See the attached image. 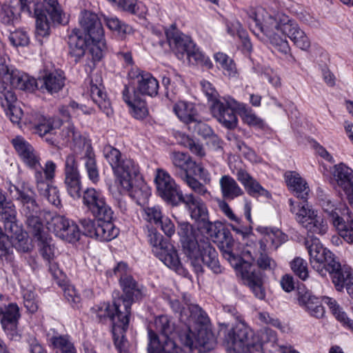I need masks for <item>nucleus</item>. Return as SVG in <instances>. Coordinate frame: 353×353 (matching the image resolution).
<instances>
[{"instance_id": "nucleus-1", "label": "nucleus", "mask_w": 353, "mask_h": 353, "mask_svg": "<svg viewBox=\"0 0 353 353\" xmlns=\"http://www.w3.org/2000/svg\"><path fill=\"white\" fill-rule=\"evenodd\" d=\"M253 18L255 28L252 32L262 40L268 41L275 50L283 54L289 51V37L300 49L306 50L310 47V40L299 25L286 14L277 12L274 14L266 13L263 15L262 22L254 13Z\"/></svg>"}, {"instance_id": "nucleus-2", "label": "nucleus", "mask_w": 353, "mask_h": 353, "mask_svg": "<svg viewBox=\"0 0 353 353\" xmlns=\"http://www.w3.org/2000/svg\"><path fill=\"white\" fill-rule=\"evenodd\" d=\"M305 245L313 269L322 276L330 274L336 290L341 291L345 286L347 293L353 298V275L351 268L345 265L341 267L334 254L324 248L320 240L312 235L308 234L305 238Z\"/></svg>"}, {"instance_id": "nucleus-3", "label": "nucleus", "mask_w": 353, "mask_h": 353, "mask_svg": "<svg viewBox=\"0 0 353 353\" xmlns=\"http://www.w3.org/2000/svg\"><path fill=\"white\" fill-rule=\"evenodd\" d=\"M178 234L181 237L183 253L196 274L203 272V265L214 274L222 272L223 268L218 259V253L210 240L196 237L193 227L187 222L179 223Z\"/></svg>"}, {"instance_id": "nucleus-4", "label": "nucleus", "mask_w": 353, "mask_h": 353, "mask_svg": "<svg viewBox=\"0 0 353 353\" xmlns=\"http://www.w3.org/2000/svg\"><path fill=\"white\" fill-rule=\"evenodd\" d=\"M117 301H114L112 305L103 303L95 305L91 309L93 318L100 323L110 320L112 324V335L114 345L119 353H130L128 342L125 337L130 321V312L123 310L121 306L117 307Z\"/></svg>"}, {"instance_id": "nucleus-5", "label": "nucleus", "mask_w": 353, "mask_h": 353, "mask_svg": "<svg viewBox=\"0 0 353 353\" xmlns=\"http://www.w3.org/2000/svg\"><path fill=\"white\" fill-rule=\"evenodd\" d=\"M154 327L157 332L160 333V336L148 328V353H185L174 341L175 336L179 338V334L184 330H178L174 323L165 315L155 319Z\"/></svg>"}, {"instance_id": "nucleus-6", "label": "nucleus", "mask_w": 353, "mask_h": 353, "mask_svg": "<svg viewBox=\"0 0 353 353\" xmlns=\"http://www.w3.org/2000/svg\"><path fill=\"white\" fill-rule=\"evenodd\" d=\"M268 335L273 336V332L266 331L262 332L261 335L254 334L242 319L228 331L225 336L224 341L227 344L228 350L248 352V353H262L263 338H266Z\"/></svg>"}, {"instance_id": "nucleus-7", "label": "nucleus", "mask_w": 353, "mask_h": 353, "mask_svg": "<svg viewBox=\"0 0 353 353\" xmlns=\"http://www.w3.org/2000/svg\"><path fill=\"white\" fill-rule=\"evenodd\" d=\"M62 136L67 141H73V150L75 153H78L79 150H81L83 151V154L81 159L84 161V165L88 178L92 183H97L99 180V172L95 154L90 143L83 137L76 130L74 126L70 123L63 130Z\"/></svg>"}, {"instance_id": "nucleus-8", "label": "nucleus", "mask_w": 353, "mask_h": 353, "mask_svg": "<svg viewBox=\"0 0 353 353\" xmlns=\"http://www.w3.org/2000/svg\"><path fill=\"white\" fill-rule=\"evenodd\" d=\"M208 322H192L198 325L196 334L190 330V324L186 325L184 331L179 334V340L190 353H206L215 347L216 339L212 330L207 327Z\"/></svg>"}, {"instance_id": "nucleus-9", "label": "nucleus", "mask_w": 353, "mask_h": 353, "mask_svg": "<svg viewBox=\"0 0 353 353\" xmlns=\"http://www.w3.org/2000/svg\"><path fill=\"white\" fill-rule=\"evenodd\" d=\"M34 16L36 19L37 34L41 37L49 34L50 21L61 23L62 10L58 0H43V3H33Z\"/></svg>"}, {"instance_id": "nucleus-10", "label": "nucleus", "mask_w": 353, "mask_h": 353, "mask_svg": "<svg viewBox=\"0 0 353 353\" xmlns=\"http://www.w3.org/2000/svg\"><path fill=\"white\" fill-rule=\"evenodd\" d=\"M113 214L108 219L96 217L97 220L81 219L79 223L85 236L95 238L101 241H110L116 238L119 232V229L112 223Z\"/></svg>"}, {"instance_id": "nucleus-11", "label": "nucleus", "mask_w": 353, "mask_h": 353, "mask_svg": "<svg viewBox=\"0 0 353 353\" xmlns=\"http://www.w3.org/2000/svg\"><path fill=\"white\" fill-rule=\"evenodd\" d=\"M289 203L291 212L296 214V220L308 232L321 235L327 232L328 227L326 221L322 216H319L316 211L309 208L307 205L303 204L296 212L294 201L290 199Z\"/></svg>"}, {"instance_id": "nucleus-12", "label": "nucleus", "mask_w": 353, "mask_h": 353, "mask_svg": "<svg viewBox=\"0 0 353 353\" xmlns=\"http://www.w3.org/2000/svg\"><path fill=\"white\" fill-rule=\"evenodd\" d=\"M103 156L110 163L115 176V183L121 181L125 183V176L129 173L134 174L139 167L131 159H122L121 153L117 148L107 145L103 148Z\"/></svg>"}, {"instance_id": "nucleus-13", "label": "nucleus", "mask_w": 353, "mask_h": 353, "mask_svg": "<svg viewBox=\"0 0 353 353\" xmlns=\"http://www.w3.org/2000/svg\"><path fill=\"white\" fill-rule=\"evenodd\" d=\"M238 109H241V104L230 97L221 98L211 104V112L214 117L229 129H233L237 125L236 110Z\"/></svg>"}, {"instance_id": "nucleus-14", "label": "nucleus", "mask_w": 353, "mask_h": 353, "mask_svg": "<svg viewBox=\"0 0 353 353\" xmlns=\"http://www.w3.org/2000/svg\"><path fill=\"white\" fill-rule=\"evenodd\" d=\"M182 305L178 299H171L170 305L176 313H179V318L185 326L192 322L206 323L208 320L206 313L198 305L191 303L190 295H183Z\"/></svg>"}, {"instance_id": "nucleus-15", "label": "nucleus", "mask_w": 353, "mask_h": 353, "mask_svg": "<svg viewBox=\"0 0 353 353\" xmlns=\"http://www.w3.org/2000/svg\"><path fill=\"white\" fill-rule=\"evenodd\" d=\"M125 183L118 181L116 183L124 191L129 193L130 196L134 199L138 205H145L150 194L149 186L143 180L139 173V168H137L134 174L129 173L125 176Z\"/></svg>"}, {"instance_id": "nucleus-16", "label": "nucleus", "mask_w": 353, "mask_h": 353, "mask_svg": "<svg viewBox=\"0 0 353 353\" xmlns=\"http://www.w3.org/2000/svg\"><path fill=\"white\" fill-rule=\"evenodd\" d=\"M154 182L157 193L163 200L174 205L180 203L181 195L183 194L168 172L157 169Z\"/></svg>"}, {"instance_id": "nucleus-17", "label": "nucleus", "mask_w": 353, "mask_h": 353, "mask_svg": "<svg viewBox=\"0 0 353 353\" xmlns=\"http://www.w3.org/2000/svg\"><path fill=\"white\" fill-rule=\"evenodd\" d=\"M21 314L19 308L16 303L0 305V322L7 336L11 340H18L20 334L18 323Z\"/></svg>"}, {"instance_id": "nucleus-18", "label": "nucleus", "mask_w": 353, "mask_h": 353, "mask_svg": "<svg viewBox=\"0 0 353 353\" xmlns=\"http://www.w3.org/2000/svg\"><path fill=\"white\" fill-rule=\"evenodd\" d=\"M83 203L94 218L108 219L111 214H113V211L106 203L102 193L94 188H88L83 192Z\"/></svg>"}, {"instance_id": "nucleus-19", "label": "nucleus", "mask_w": 353, "mask_h": 353, "mask_svg": "<svg viewBox=\"0 0 353 353\" xmlns=\"http://www.w3.org/2000/svg\"><path fill=\"white\" fill-rule=\"evenodd\" d=\"M65 184L68 194L73 199L81 197V183L78 164L74 154H68L65 161Z\"/></svg>"}, {"instance_id": "nucleus-20", "label": "nucleus", "mask_w": 353, "mask_h": 353, "mask_svg": "<svg viewBox=\"0 0 353 353\" xmlns=\"http://www.w3.org/2000/svg\"><path fill=\"white\" fill-rule=\"evenodd\" d=\"M0 102L10 121L13 123H19L23 111L19 106L17 105L16 94L7 82L0 81Z\"/></svg>"}, {"instance_id": "nucleus-21", "label": "nucleus", "mask_w": 353, "mask_h": 353, "mask_svg": "<svg viewBox=\"0 0 353 353\" xmlns=\"http://www.w3.org/2000/svg\"><path fill=\"white\" fill-rule=\"evenodd\" d=\"M121 285L123 294L115 299L117 307L121 306L123 310L131 314V305L135 300H139L143 295V287L138 285L132 276H126L121 280Z\"/></svg>"}, {"instance_id": "nucleus-22", "label": "nucleus", "mask_w": 353, "mask_h": 353, "mask_svg": "<svg viewBox=\"0 0 353 353\" xmlns=\"http://www.w3.org/2000/svg\"><path fill=\"white\" fill-rule=\"evenodd\" d=\"M8 192L11 197L20 203L21 213L28 212L30 210L34 212V210L39 207L36 201L34 191L25 183L17 185L10 184L8 187Z\"/></svg>"}, {"instance_id": "nucleus-23", "label": "nucleus", "mask_w": 353, "mask_h": 353, "mask_svg": "<svg viewBox=\"0 0 353 353\" xmlns=\"http://www.w3.org/2000/svg\"><path fill=\"white\" fill-rule=\"evenodd\" d=\"M167 39L170 48L179 59H183L190 48L193 47V41L190 37L176 29L174 25L165 31Z\"/></svg>"}, {"instance_id": "nucleus-24", "label": "nucleus", "mask_w": 353, "mask_h": 353, "mask_svg": "<svg viewBox=\"0 0 353 353\" xmlns=\"http://www.w3.org/2000/svg\"><path fill=\"white\" fill-rule=\"evenodd\" d=\"M65 85V77L61 70H44L43 74L37 81V86H39L43 92L53 94L59 92Z\"/></svg>"}, {"instance_id": "nucleus-25", "label": "nucleus", "mask_w": 353, "mask_h": 353, "mask_svg": "<svg viewBox=\"0 0 353 353\" xmlns=\"http://www.w3.org/2000/svg\"><path fill=\"white\" fill-rule=\"evenodd\" d=\"M297 299L299 304L304 307L310 316L316 319L322 318L324 316L325 310L321 300L313 295L310 291L299 287Z\"/></svg>"}, {"instance_id": "nucleus-26", "label": "nucleus", "mask_w": 353, "mask_h": 353, "mask_svg": "<svg viewBox=\"0 0 353 353\" xmlns=\"http://www.w3.org/2000/svg\"><path fill=\"white\" fill-rule=\"evenodd\" d=\"M30 0H10V3H4L0 10V21L5 24H10L17 19L21 11L31 14Z\"/></svg>"}, {"instance_id": "nucleus-27", "label": "nucleus", "mask_w": 353, "mask_h": 353, "mask_svg": "<svg viewBox=\"0 0 353 353\" xmlns=\"http://www.w3.org/2000/svg\"><path fill=\"white\" fill-rule=\"evenodd\" d=\"M6 235L10 238L12 246L18 251L27 252L31 249L28 234L22 229L17 221L13 223H7L4 228Z\"/></svg>"}, {"instance_id": "nucleus-28", "label": "nucleus", "mask_w": 353, "mask_h": 353, "mask_svg": "<svg viewBox=\"0 0 353 353\" xmlns=\"http://www.w3.org/2000/svg\"><path fill=\"white\" fill-rule=\"evenodd\" d=\"M80 24L90 39H98L104 36L103 28L99 17L90 11L81 13Z\"/></svg>"}, {"instance_id": "nucleus-29", "label": "nucleus", "mask_w": 353, "mask_h": 353, "mask_svg": "<svg viewBox=\"0 0 353 353\" xmlns=\"http://www.w3.org/2000/svg\"><path fill=\"white\" fill-rule=\"evenodd\" d=\"M170 159L172 172L179 178L185 177L188 173H190L193 166H195V161L187 153L173 152L170 154Z\"/></svg>"}, {"instance_id": "nucleus-30", "label": "nucleus", "mask_w": 353, "mask_h": 353, "mask_svg": "<svg viewBox=\"0 0 353 353\" xmlns=\"http://www.w3.org/2000/svg\"><path fill=\"white\" fill-rule=\"evenodd\" d=\"M137 79V86L133 91L137 92L138 95H148L154 97L158 93L159 82L148 72L139 71L135 75Z\"/></svg>"}, {"instance_id": "nucleus-31", "label": "nucleus", "mask_w": 353, "mask_h": 353, "mask_svg": "<svg viewBox=\"0 0 353 353\" xmlns=\"http://www.w3.org/2000/svg\"><path fill=\"white\" fill-rule=\"evenodd\" d=\"M180 203L185 204L192 219L201 221L208 218V210L205 204L201 199L192 194L181 195Z\"/></svg>"}, {"instance_id": "nucleus-32", "label": "nucleus", "mask_w": 353, "mask_h": 353, "mask_svg": "<svg viewBox=\"0 0 353 353\" xmlns=\"http://www.w3.org/2000/svg\"><path fill=\"white\" fill-rule=\"evenodd\" d=\"M237 180L244 186L247 192L252 196H263L270 198V193L263 188L247 171L240 169L236 172Z\"/></svg>"}, {"instance_id": "nucleus-33", "label": "nucleus", "mask_w": 353, "mask_h": 353, "mask_svg": "<svg viewBox=\"0 0 353 353\" xmlns=\"http://www.w3.org/2000/svg\"><path fill=\"white\" fill-rule=\"evenodd\" d=\"M129 94V88L125 85L123 90V99L130 108L131 114L137 119H144L148 114L145 101L138 95L137 92H134L132 97Z\"/></svg>"}, {"instance_id": "nucleus-34", "label": "nucleus", "mask_w": 353, "mask_h": 353, "mask_svg": "<svg viewBox=\"0 0 353 353\" xmlns=\"http://www.w3.org/2000/svg\"><path fill=\"white\" fill-rule=\"evenodd\" d=\"M233 243L234 240L232 238L226 239L225 245H223L222 248L223 255L230 265L241 274L243 278L244 271H253L254 268L250 262L245 261L240 256L232 252V245Z\"/></svg>"}, {"instance_id": "nucleus-35", "label": "nucleus", "mask_w": 353, "mask_h": 353, "mask_svg": "<svg viewBox=\"0 0 353 353\" xmlns=\"http://www.w3.org/2000/svg\"><path fill=\"white\" fill-rule=\"evenodd\" d=\"M101 79L99 80L96 79V83H94L93 79L90 83V97L94 103H95L99 109L103 111L107 116H110L112 114L110 102L107 99V94L103 91V85L101 83Z\"/></svg>"}, {"instance_id": "nucleus-36", "label": "nucleus", "mask_w": 353, "mask_h": 353, "mask_svg": "<svg viewBox=\"0 0 353 353\" xmlns=\"http://www.w3.org/2000/svg\"><path fill=\"white\" fill-rule=\"evenodd\" d=\"M257 252L253 253L251 250H246L245 254L249 255L252 261H256L258 267L263 270H272L276 267V261L266 253V245L264 241H259L256 245Z\"/></svg>"}, {"instance_id": "nucleus-37", "label": "nucleus", "mask_w": 353, "mask_h": 353, "mask_svg": "<svg viewBox=\"0 0 353 353\" xmlns=\"http://www.w3.org/2000/svg\"><path fill=\"white\" fill-rule=\"evenodd\" d=\"M318 201L319 205L327 215L332 225L342 216L345 208H348L345 205H338L330 194H322L319 195Z\"/></svg>"}, {"instance_id": "nucleus-38", "label": "nucleus", "mask_w": 353, "mask_h": 353, "mask_svg": "<svg viewBox=\"0 0 353 353\" xmlns=\"http://www.w3.org/2000/svg\"><path fill=\"white\" fill-rule=\"evenodd\" d=\"M285 179L288 186L296 196L306 202L310 189L300 174L294 171H288L285 173Z\"/></svg>"}, {"instance_id": "nucleus-39", "label": "nucleus", "mask_w": 353, "mask_h": 353, "mask_svg": "<svg viewBox=\"0 0 353 353\" xmlns=\"http://www.w3.org/2000/svg\"><path fill=\"white\" fill-rule=\"evenodd\" d=\"M57 165L52 161H48L44 168L34 170V181L39 193L46 191V188L55 175Z\"/></svg>"}, {"instance_id": "nucleus-40", "label": "nucleus", "mask_w": 353, "mask_h": 353, "mask_svg": "<svg viewBox=\"0 0 353 353\" xmlns=\"http://www.w3.org/2000/svg\"><path fill=\"white\" fill-rule=\"evenodd\" d=\"M333 226L346 242L353 243V214L348 208H345L342 216Z\"/></svg>"}, {"instance_id": "nucleus-41", "label": "nucleus", "mask_w": 353, "mask_h": 353, "mask_svg": "<svg viewBox=\"0 0 353 353\" xmlns=\"http://www.w3.org/2000/svg\"><path fill=\"white\" fill-rule=\"evenodd\" d=\"M88 41L79 30H74L68 37L69 54L78 61L85 54Z\"/></svg>"}, {"instance_id": "nucleus-42", "label": "nucleus", "mask_w": 353, "mask_h": 353, "mask_svg": "<svg viewBox=\"0 0 353 353\" xmlns=\"http://www.w3.org/2000/svg\"><path fill=\"white\" fill-rule=\"evenodd\" d=\"M152 252L168 268L176 271L181 269L177 252L171 244L165 245L163 248L152 250Z\"/></svg>"}, {"instance_id": "nucleus-43", "label": "nucleus", "mask_w": 353, "mask_h": 353, "mask_svg": "<svg viewBox=\"0 0 353 353\" xmlns=\"http://www.w3.org/2000/svg\"><path fill=\"white\" fill-rule=\"evenodd\" d=\"M9 81L12 88L25 91H33L37 86V81L34 78L18 70H11Z\"/></svg>"}, {"instance_id": "nucleus-44", "label": "nucleus", "mask_w": 353, "mask_h": 353, "mask_svg": "<svg viewBox=\"0 0 353 353\" xmlns=\"http://www.w3.org/2000/svg\"><path fill=\"white\" fill-rule=\"evenodd\" d=\"M30 122L34 124L37 132L41 136H45L48 133L61 127L62 122L60 119H48L43 115L35 113L32 116Z\"/></svg>"}, {"instance_id": "nucleus-45", "label": "nucleus", "mask_w": 353, "mask_h": 353, "mask_svg": "<svg viewBox=\"0 0 353 353\" xmlns=\"http://www.w3.org/2000/svg\"><path fill=\"white\" fill-rule=\"evenodd\" d=\"M35 212H26L22 213L26 217V223L32 234L35 241L41 239L48 235L45 231L42 222L39 218L40 208L38 207Z\"/></svg>"}, {"instance_id": "nucleus-46", "label": "nucleus", "mask_w": 353, "mask_h": 353, "mask_svg": "<svg viewBox=\"0 0 353 353\" xmlns=\"http://www.w3.org/2000/svg\"><path fill=\"white\" fill-rule=\"evenodd\" d=\"M222 196L226 200H232L243 194V190L230 175H223L219 180Z\"/></svg>"}, {"instance_id": "nucleus-47", "label": "nucleus", "mask_w": 353, "mask_h": 353, "mask_svg": "<svg viewBox=\"0 0 353 353\" xmlns=\"http://www.w3.org/2000/svg\"><path fill=\"white\" fill-rule=\"evenodd\" d=\"M0 221L4 226L17 221V211L14 205L7 199L5 192L0 189Z\"/></svg>"}, {"instance_id": "nucleus-48", "label": "nucleus", "mask_w": 353, "mask_h": 353, "mask_svg": "<svg viewBox=\"0 0 353 353\" xmlns=\"http://www.w3.org/2000/svg\"><path fill=\"white\" fill-rule=\"evenodd\" d=\"M173 110L178 118L186 125L199 115L192 103L179 101L174 104Z\"/></svg>"}, {"instance_id": "nucleus-49", "label": "nucleus", "mask_w": 353, "mask_h": 353, "mask_svg": "<svg viewBox=\"0 0 353 353\" xmlns=\"http://www.w3.org/2000/svg\"><path fill=\"white\" fill-rule=\"evenodd\" d=\"M332 175L337 185L342 190L353 183V170L343 163L334 166Z\"/></svg>"}, {"instance_id": "nucleus-50", "label": "nucleus", "mask_w": 353, "mask_h": 353, "mask_svg": "<svg viewBox=\"0 0 353 353\" xmlns=\"http://www.w3.org/2000/svg\"><path fill=\"white\" fill-rule=\"evenodd\" d=\"M243 279L248 281L249 287L257 299L263 300L265 298V292L262 286V278L259 271H244Z\"/></svg>"}, {"instance_id": "nucleus-51", "label": "nucleus", "mask_w": 353, "mask_h": 353, "mask_svg": "<svg viewBox=\"0 0 353 353\" xmlns=\"http://www.w3.org/2000/svg\"><path fill=\"white\" fill-rule=\"evenodd\" d=\"M323 302L328 306L332 314L342 325L353 332V320L349 319L336 301L328 296L323 298Z\"/></svg>"}, {"instance_id": "nucleus-52", "label": "nucleus", "mask_w": 353, "mask_h": 353, "mask_svg": "<svg viewBox=\"0 0 353 353\" xmlns=\"http://www.w3.org/2000/svg\"><path fill=\"white\" fill-rule=\"evenodd\" d=\"M217 67L223 71L225 76L232 78L237 75V69L234 61L226 54L217 52L214 55Z\"/></svg>"}, {"instance_id": "nucleus-53", "label": "nucleus", "mask_w": 353, "mask_h": 353, "mask_svg": "<svg viewBox=\"0 0 353 353\" xmlns=\"http://www.w3.org/2000/svg\"><path fill=\"white\" fill-rule=\"evenodd\" d=\"M50 343L56 353H77L68 336H53L50 339Z\"/></svg>"}, {"instance_id": "nucleus-54", "label": "nucleus", "mask_w": 353, "mask_h": 353, "mask_svg": "<svg viewBox=\"0 0 353 353\" xmlns=\"http://www.w3.org/2000/svg\"><path fill=\"white\" fill-rule=\"evenodd\" d=\"M101 16L107 27L110 30L116 32L120 37H123L125 34L130 33L132 28L122 23L118 18L108 17L104 14Z\"/></svg>"}, {"instance_id": "nucleus-55", "label": "nucleus", "mask_w": 353, "mask_h": 353, "mask_svg": "<svg viewBox=\"0 0 353 353\" xmlns=\"http://www.w3.org/2000/svg\"><path fill=\"white\" fill-rule=\"evenodd\" d=\"M187 126L189 131L202 137L203 139L206 137H209L210 134H212V130L207 123L201 119L200 116L192 120L187 124Z\"/></svg>"}, {"instance_id": "nucleus-56", "label": "nucleus", "mask_w": 353, "mask_h": 353, "mask_svg": "<svg viewBox=\"0 0 353 353\" xmlns=\"http://www.w3.org/2000/svg\"><path fill=\"white\" fill-rule=\"evenodd\" d=\"M37 241L40 247V253L43 258L47 262L53 261L54 258V247L51 243L52 239L49 235L44 236L41 239L37 240Z\"/></svg>"}, {"instance_id": "nucleus-57", "label": "nucleus", "mask_w": 353, "mask_h": 353, "mask_svg": "<svg viewBox=\"0 0 353 353\" xmlns=\"http://www.w3.org/2000/svg\"><path fill=\"white\" fill-rule=\"evenodd\" d=\"M288 240V236L279 230L268 232L260 241H264L265 245L270 241L274 250H276L282 243Z\"/></svg>"}, {"instance_id": "nucleus-58", "label": "nucleus", "mask_w": 353, "mask_h": 353, "mask_svg": "<svg viewBox=\"0 0 353 353\" xmlns=\"http://www.w3.org/2000/svg\"><path fill=\"white\" fill-rule=\"evenodd\" d=\"M290 268L294 274L305 281L308 277V269L307 262L301 257H295L290 262Z\"/></svg>"}, {"instance_id": "nucleus-59", "label": "nucleus", "mask_w": 353, "mask_h": 353, "mask_svg": "<svg viewBox=\"0 0 353 353\" xmlns=\"http://www.w3.org/2000/svg\"><path fill=\"white\" fill-rule=\"evenodd\" d=\"M181 144L188 148L192 154L199 157H203L205 156V150L203 145L199 142L195 141L193 139L185 134H183L181 137Z\"/></svg>"}, {"instance_id": "nucleus-60", "label": "nucleus", "mask_w": 353, "mask_h": 353, "mask_svg": "<svg viewBox=\"0 0 353 353\" xmlns=\"http://www.w3.org/2000/svg\"><path fill=\"white\" fill-rule=\"evenodd\" d=\"M143 219L155 225H158L159 222L164 217L159 205L145 207L143 208Z\"/></svg>"}, {"instance_id": "nucleus-61", "label": "nucleus", "mask_w": 353, "mask_h": 353, "mask_svg": "<svg viewBox=\"0 0 353 353\" xmlns=\"http://www.w3.org/2000/svg\"><path fill=\"white\" fill-rule=\"evenodd\" d=\"M199 229L202 233L208 236L205 239H208V237L213 240L218 239L219 234L220 232L216 224L209 221L208 218L200 221ZM203 239L205 238L203 237Z\"/></svg>"}, {"instance_id": "nucleus-62", "label": "nucleus", "mask_w": 353, "mask_h": 353, "mask_svg": "<svg viewBox=\"0 0 353 353\" xmlns=\"http://www.w3.org/2000/svg\"><path fill=\"white\" fill-rule=\"evenodd\" d=\"M92 46L90 52L92 54V59L94 61H100L103 56V52L106 49V45L104 39V36L98 39H91Z\"/></svg>"}, {"instance_id": "nucleus-63", "label": "nucleus", "mask_w": 353, "mask_h": 353, "mask_svg": "<svg viewBox=\"0 0 353 353\" xmlns=\"http://www.w3.org/2000/svg\"><path fill=\"white\" fill-rule=\"evenodd\" d=\"M6 236L0 237V259L6 262H11L13 259V248L11 241Z\"/></svg>"}, {"instance_id": "nucleus-64", "label": "nucleus", "mask_w": 353, "mask_h": 353, "mask_svg": "<svg viewBox=\"0 0 353 353\" xmlns=\"http://www.w3.org/2000/svg\"><path fill=\"white\" fill-rule=\"evenodd\" d=\"M21 159L31 169L37 170V168H41L40 157L33 147L30 150V152H27Z\"/></svg>"}]
</instances>
